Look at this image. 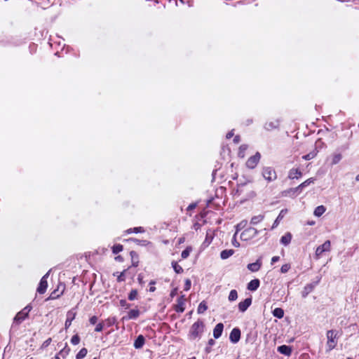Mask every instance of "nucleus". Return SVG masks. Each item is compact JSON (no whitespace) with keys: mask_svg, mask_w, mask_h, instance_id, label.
<instances>
[{"mask_svg":"<svg viewBox=\"0 0 359 359\" xmlns=\"http://www.w3.org/2000/svg\"><path fill=\"white\" fill-rule=\"evenodd\" d=\"M204 324L202 322L197 321L191 327L189 337L190 339L195 340L199 338L203 332Z\"/></svg>","mask_w":359,"mask_h":359,"instance_id":"nucleus-1","label":"nucleus"},{"mask_svg":"<svg viewBox=\"0 0 359 359\" xmlns=\"http://www.w3.org/2000/svg\"><path fill=\"white\" fill-rule=\"evenodd\" d=\"M331 250V242L325 241L322 245L316 248L315 251V258L318 259L324 252H328Z\"/></svg>","mask_w":359,"mask_h":359,"instance_id":"nucleus-2","label":"nucleus"},{"mask_svg":"<svg viewBox=\"0 0 359 359\" xmlns=\"http://www.w3.org/2000/svg\"><path fill=\"white\" fill-rule=\"evenodd\" d=\"M337 332L336 331L329 330L327 332V345L330 350L333 349L336 346V345L337 344Z\"/></svg>","mask_w":359,"mask_h":359,"instance_id":"nucleus-3","label":"nucleus"},{"mask_svg":"<svg viewBox=\"0 0 359 359\" xmlns=\"http://www.w3.org/2000/svg\"><path fill=\"white\" fill-rule=\"evenodd\" d=\"M257 233V230L255 228H248L244 230L241 234V239L245 241H248L254 238Z\"/></svg>","mask_w":359,"mask_h":359,"instance_id":"nucleus-4","label":"nucleus"},{"mask_svg":"<svg viewBox=\"0 0 359 359\" xmlns=\"http://www.w3.org/2000/svg\"><path fill=\"white\" fill-rule=\"evenodd\" d=\"M32 310L31 306H25L21 311L18 312L14 318V321L18 323L24 320L27 316L29 311Z\"/></svg>","mask_w":359,"mask_h":359,"instance_id":"nucleus-5","label":"nucleus"},{"mask_svg":"<svg viewBox=\"0 0 359 359\" xmlns=\"http://www.w3.org/2000/svg\"><path fill=\"white\" fill-rule=\"evenodd\" d=\"M263 177L269 182L273 181L276 179V173L271 168H265L262 172Z\"/></svg>","mask_w":359,"mask_h":359,"instance_id":"nucleus-6","label":"nucleus"},{"mask_svg":"<svg viewBox=\"0 0 359 359\" xmlns=\"http://www.w3.org/2000/svg\"><path fill=\"white\" fill-rule=\"evenodd\" d=\"M49 276V272H48L46 274H45L42 278L41 279V281L39 283V285L37 288V292L40 294H43L48 287V283H47V278Z\"/></svg>","mask_w":359,"mask_h":359,"instance_id":"nucleus-7","label":"nucleus"},{"mask_svg":"<svg viewBox=\"0 0 359 359\" xmlns=\"http://www.w3.org/2000/svg\"><path fill=\"white\" fill-rule=\"evenodd\" d=\"M259 159H260V155L257 153L255 155H254L253 156H251L250 158H248V160L246 162V165L249 168L252 169L256 167L258 162L259 161Z\"/></svg>","mask_w":359,"mask_h":359,"instance_id":"nucleus-8","label":"nucleus"},{"mask_svg":"<svg viewBox=\"0 0 359 359\" xmlns=\"http://www.w3.org/2000/svg\"><path fill=\"white\" fill-rule=\"evenodd\" d=\"M186 299L184 296H181L178 300L177 304L175 305V311L177 312L182 313L185 309Z\"/></svg>","mask_w":359,"mask_h":359,"instance_id":"nucleus-9","label":"nucleus"},{"mask_svg":"<svg viewBox=\"0 0 359 359\" xmlns=\"http://www.w3.org/2000/svg\"><path fill=\"white\" fill-rule=\"evenodd\" d=\"M240 337H241L240 330L237 328L233 329L230 333V337H229L230 340L233 343H237L239 341Z\"/></svg>","mask_w":359,"mask_h":359,"instance_id":"nucleus-10","label":"nucleus"},{"mask_svg":"<svg viewBox=\"0 0 359 359\" xmlns=\"http://www.w3.org/2000/svg\"><path fill=\"white\" fill-rule=\"evenodd\" d=\"M252 300L250 298H247L244 301L238 304V309L241 311L244 312L250 306Z\"/></svg>","mask_w":359,"mask_h":359,"instance_id":"nucleus-11","label":"nucleus"},{"mask_svg":"<svg viewBox=\"0 0 359 359\" xmlns=\"http://www.w3.org/2000/svg\"><path fill=\"white\" fill-rule=\"evenodd\" d=\"M246 224V222H241L240 224H238L236 226L237 228V230H236V232L235 233V235L233 236V240H232V245L236 247V248H238L240 246V244L237 241L236 238V233H238V231L243 227H244Z\"/></svg>","mask_w":359,"mask_h":359,"instance_id":"nucleus-12","label":"nucleus"},{"mask_svg":"<svg viewBox=\"0 0 359 359\" xmlns=\"http://www.w3.org/2000/svg\"><path fill=\"white\" fill-rule=\"evenodd\" d=\"M278 351L285 355H290L292 348L289 346L282 345L278 347Z\"/></svg>","mask_w":359,"mask_h":359,"instance_id":"nucleus-13","label":"nucleus"},{"mask_svg":"<svg viewBox=\"0 0 359 359\" xmlns=\"http://www.w3.org/2000/svg\"><path fill=\"white\" fill-rule=\"evenodd\" d=\"M224 325L222 323H218L213 330V336L215 338H219L223 332Z\"/></svg>","mask_w":359,"mask_h":359,"instance_id":"nucleus-14","label":"nucleus"},{"mask_svg":"<svg viewBox=\"0 0 359 359\" xmlns=\"http://www.w3.org/2000/svg\"><path fill=\"white\" fill-rule=\"evenodd\" d=\"M130 269V267L128 269H126V270H123L122 272L121 273H114V276H116V280L118 282H123V281H125L126 280V274L128 271V270Z\"/></svg>","mask_w":359,"mask_h":359,"instance_id":"nucleus-15","label":"nucleus"},{"mask_svg":"<svg viewBox=\"0 0 359 359\" xmlns=\"http://www.w3.org/2000/svg\"><path fill=\"white\" fill-rule=\"evenodd\" d=\"M76 316V312L73 311H70L67 313V320L65 321V327L68 328L71 324L72 320L75 318Z\"/></svg>","mask_w":359,"mask_h":359,"instance_id":"nucleus-16","label":"nucleus"},{"mask_svg":"<svg viewBox=\"0 0 359 359\" xmlns=\"http://www.w3.org/2000/svg\"><path fill=\"white\" fill-rule=\"evenodd\" d=\"M261 266L262 262L259 260H257L256 262L249 264L248 265V269L252 272H256L259 270Z\"/></svg>","mask_w":359,"mask_h":359,"instance_id":"nucleus-17","label":"nucleus"},{"mask_svg":"<svg viewBox=\"0 0 359 359\" xmlns=\"http://www.w3.org/2000/svg\"><path fill=\"white\" fill-rule=\"evenodd\" d=\"M259 286V280L258 279H254L252 280L248 284V290L250 291H255L256 290Z\"/></svg>","mask_w":359,"mask_h":359,"instance_id":"nucleus-18","label":"nucleus"},{"mask_svg":"<svg viewBox=\"0 0 359 359\" xmlns=\"http://www.w3.org/2000/svg\"><path fill=\"white\" fill-rule=\"evenodd\" d=\"M302 175V172L297 168H292L290 170L288 177L290 179H297L300 177Z\"/></svg>","mask_w":359,"mask_h":359,"instance_id":"nucleus-19","label":"nucleus"},{"mask_svg":"<svg viewBox=\"0 0 359 359\" xmlns=\"http://www.w3.org/2000/svg\"><path fill=\"white\" fill-rule=\"evenodd\" d=\"M292 240V234L290 233H286L280 238V243L284 245H287Z\"/></svg>","mask_w":359,"mask_h":359,"instance_id":"nucleus-20","label":"nucleus"},{"mask_svg":"<svg viewBox=\"0 0 359 359\" xmlns=\"http://www.w3.org/2000/svg\"><path fill=\"white\" fill-rule=\"evenodd\" d=\"M325 210L326 208L324 205H319L315 208L313 215L316 217H320L325 213Z\"/></svg>","mask_w":359,"mask_h":359,"instance_id":"nucleus-21","label":"nucleus"},{"mask_svg":"<svg viewBox=\"0 0 359 359\" xmlns=\"http://www.w3.org/2000/svg\"><path fill=\"white\" fill-rule=\"evenodd\" d=\"M144 344V338L143 337V336L140 335V336H138V337L135 341L134 346L136 348H140L142 347Z\"/></svg>","mask_w":359,"mask_h":359,"instance_id":"nucleus-22","label":"nucleus"},{"mask_svg":"<svg viewBox=\"0 0 359 359\" xmlns=\"http://www.w3.org/2000/svg\"><path fill=\"white\" fill-rule=\"evenodd\" d=\"M234 253L233 250H224L221 252L220 257L222 259H226Z\"/></svg>","mask_w":359,"mask_h":359,"instance_id":"nucleus-23","label":"nucleus"},{"mask_svg":"<svg viewBox=\"0 0 359 359\" xmlns=\"http://www.w3.org/2000/svg\"><path fill=\"white\" fill-rule=\"evenodd\" d=\"M140 315V311L137 309H132L128 313V319H135Z\"/></svg>","mask_w":359,"mask_h":359,"instance_id":"nucleus-24","label":"nucleus"},{"mask_svg":"<svg viewBox=\"0 0 359 359\" xmlns=\"http://www.w3.org/2000/svg\"><path fill=\"white\" fill-rule=\"evenodd\" d=\"M273 315L278 318H282L284 316V311L281 308H276L273 310Z\"/></svg>","mask_w":359,"mask_h":359,"instance_id":"nucleus-25","label":"nucleus"},{"mask_svg":"<svg viewBox=\"0 0 359 359\" xmlns=\"http://www.w3.org/2000/svg\"><path fill=\"white\" fill-rule=\"evenodd\" d=\"M130 257L132 259V266L135 267L137 266L139 262L137 254L135 252L132 251L130 252Z\"/></svg>","mask_w":359,"mask_h":359,"instance_id":"nucleus-26","label":"nucleus"},{"mask_svg":"<svg viewBox=\"0 0 359 359\" xmlns=\"http://www.w3.org/2000/svg\"><path fill=\"white\" fill-rule=\"evenodd\" d=\"M208 309V306L205 303V302H202L200 303V304L198 305V307L197 309V312L198 313H203Z\"/></svg>","mask_w":359,"mask_h":359,"instance_id":"nucleus-27","label":"nucleus"},{"mask_svg":"<svg viewBox=\"0 0 359 359\" xmlns=\"http://www.w3.org/2000/svg\"><path fill=\"white\" fill-rule=\"evenodd\" d=\"M192 251V248L191 246H188L182 252V259H186L189 257L190 252Z\"/></svg>","mask_w":359,"mask_h":359,"instance_id":"nucleus-28","label":"nucleus"},{"mask_svg":"<svg viewBox=\"0 0 359 359\" xmlns=\"http://www.w3.org/2000/svg\"><path fill=\"white\" fill-rule=\"evenodd\" d=\"M87 349L83 348H81L79 352L76 354V359H81V358H83L86 354H87Z\"/></svg>","mask_w":359,"mask_h":359,"instance_id":"nucleus-29","label":"nucleus"},{"mask_svg":"<svg viewBox=\"0 0 359 359\" xmlns=\"http://www.w3.org/2000/svg\"><path fill=\"white\" fill-rule=\"evenodd\" d=\"M237 298H238V293H237L236 290H232L229 293V295L228 297L229 300L232 302V301H235Z\"/></svg>","mask_w":359,"mask_h":359,"instance_id":"nucleus-30","label":"nucleus"},{"mask_svg":"<svg viewBox=\"0 0 359 359\" xmlns=\"http://www.w3.org/2000/svg\"><path fill=\"white\" fill-rule=\"evenodd\" d=\"M341 159V155L340 154H335L333 155L332 158V164H337L338 163Z\"/></svg>","mask_w":359,"mask_h":359,"instance_id":"nucleus-31","label":"nucleus"},{"mask_svg":"<svg viewBox=\"0 0 359 359\" xmlns=\"http://www.w3.org/2000/svg\"><path fill=\"white\" fill-rule=\"evenodd\" d=\"M137 294H138V293H137V290H132L128 294V299L130 301H133L137 299Z\"/></svg>","mask_w":359,"mask_h":359,"instance_id":"nucleus-32","label":"nucleus"},{"mask_svg":"<svg viewBox=\"0 0 359 359\" xmlns=\"http://www.w3.org/2000/svg\"><path fill=\"white\" fill-rule=\"evenodd\" d=\"M173 269L177 273H181L183 271L182 268L177 263V262H172V263Z\"/></svg>","mask_w":359,"mask_h":359,"instance_id":"nucleus-33","label":"nucleus"},{"mask_svg":"<svg viewBox=\"0 0 359 359\" xmlns=\"http://www.w3.org/2000/svg\"><path fill=\"white\" fill-rule=\"evenodd\" d=\"M123 250V246L120 244L114 245L112 247V252L114 254H117Z\"/></svg>","mask_w":359,"mask_h":359,"instance_id":"nucleus-34","label":"nucleus"},{"mask_svg":"<svg viewBox=\"0 0 359 359\" xmlns=\"http://www.w3.org/2000/svg\"><path fill=\"white\" fill-rule=\"evenodd\" d=\"M287 210L283 209L280 211L278 216L277 217L276 222H280L283 218L285 217V215L287 214Z\"/></svg>","mask_w":359,"mask_h":359,"instance_id":"nucleus-35","label":"nucleus"},{"mask_svg":"<svg viewBox=\"0 0 359 359\" xmlns=\"http://www.w3.org/2000/svg\"><path fill=\"white\" fill-rule=\"evenodd\" d=\"M313 182H314V180L313 178L308 179L307 180H306L303 183H302L299 186V188H302V187H306V186L310 184L311 183H313Z\"/></svg>","mask_w":359,"mask_h":359,"instance_id":"nucleus-36","label":"nucleus"},{"mask_svg":"<svg viewBox=\"0 0 359 359\" xmlns=\"http://www.w3.org/2000/svg\"><path fill=\"white\" fill-rule=\"evenodd\" d=\"M290 269V265L289 264H285L281 266L280 271H281V273H287Z\"/></svg>","mask_w":359,"mask_h":359,"instance_id":"nucleus-37","label":"nucleus"},{"mask_svg":"<svg viewBox=\"0 0 359 359\" xmlns=\"http://www.w3.org/2000/svg\"><path fill=\"white\" fill-rule=\"evenodd\" d=\"M80 341V338L76 334V335H74L72 337V339H71V342L74 344V345H76L79 343Z\"/></svg>","mask_w":359,"mask_h":359,"instance_id":"nucleus-38","label":"nucleus"},{"mask_svg":"<svg viewBox=\"0 0 359 359\" xmlns=\"http://www.w3.org/2000/svg\"><path fill=\"white\" fill-rule=\"evenodd\" d=\"M316 155V153L315 151H313L307 155L304 156L303 158L305 160H310V159L313 158Z\"/></svg>","mask_w":359,"mask_h":359,"instance_id":"nucleus-39","label":"nucleus"},{"mask_svg":"<svg viewBox=\"0 0 359 359\" xmlns=\"http://www.w3.org/2000/svg\"><path fill=\"white\" fill-rule=\"evenodd\" d=\"M191 280L189 279H187L185 280L184 290L187 291L189 290L191 288Z\"/></svg>","mask_w":359,"mask_h":359,"instance_id":"nucleus-40","label":"nucleus"},{"mask_svg":"<svg viewBox=\"0 0 359 359\" xmlns=\"http://www.w3.org/2000/svg\"><path fill=\"white\" fill-rule=\"evenodd\" d=\"M262 219V217L259 216V217H253L251 220V223L255 224H257L258 222H259Z\"/></svg>","mask_w":359,"mask_h":359,"instance_id":"nucleus-41","label":"nucleus"},{"mask_svg":"<svg viewBox=\"0 0 359 359\" xmlns=\"http://www.w3.org/2000/svg\"><path fill=\"white\" fill-rule=\"evenodd\" d=\"M103 327H104V325L102 323H98L96 325L95 330L96 332H101L103 330Z\"/></svg>","mask_w":359,"mask_h":359,"instance_id":"nucleus-42","label":"nucleus"},{"mask_svg":"<svg viewBox=\"0 0 359 359\" xmlns=\"http://www.w3.org/2000/svg\"><path fill=\"white\" fill-rule=\"evenodd\" d=\"M62 293V292H61V293H60V294H56V290H55V291H53V292L51 293V294H50V296L49 299H55V298H57V297H60V294H61Z\"/></svg>","mask_w":359,"mask_h":359,"instance_id":"nucleus-43","label":"nucleus"},{"mask_svg":"<svg viewBox=\"0 0 359 359\" xmlns=\"http://www.w3.org/2000/svg\"><path fill=\"white\" fill-rule=\"evenodd\" d=\"M97 321V318L96 316H92L90 318V323L92 324V325H95L96 324Z\"/></svg>","mask_w":359,"mask_h":359,"instance_id":"nucleus-44","label":"nucleus"},{"mask_svg":"<svg viewBox=\"0 0 359 359\" xmlns=\"http://www.w3.org/2000/svg\"><path fill=\"white\" fill-rule=\"evenodd\" d=\"M137 280H138V282H139L140 284L142 285L144 283V282H143V276L142 274H140L138 276Z\"/></svg>","mask_w":359,"mask_h":359,"instance_id":"nucleus-45","label":"nucleus"},{"mask_svg":"<svg viewBox=\"0 0 359 359\" xmlns=\"http://www.w3.org/2000/svg\"><path fill=\"white\" fill-rule=\"evenodd\" d=\"M279 259L280 258L278 256L273 257L271 259V264H274L275 262H278L279 260Z\"/></svg>","mask_w":359,"mask_h":359,"instance_id":"nucleus-46","label":"nucleus"},{"mask_svg":"<svg viewBox=\"0 0 359 359\" xmlns=\"http://www.w3.org/2000/svg\"><path fill=\"white\" fill-rule=\"evenodd\" d=\"M176 294H177V289L175 288V289H174V290L171 292V293H170V296H171L172 297H175Z\"/></svg>","mask_w":359,"mask_h":359,"instance_id":"nucleus-47","label":"nucleus"},{"mask_svg":"<svg viewBox=\"0 0 359 359\" xmlns=\"http://www.w3.org/2000/svg\"><path fill=\"white\" fill-rule=\"evenodd\" d=\"M312 289L313 287L311 285H307L306 287H305L304 290L310 292L312 290Z\"/></svg>","mask_w":359,"mask_h":359,"instance_id":"nucleus-48","label":"nucleus"},{"mask_svg":"<svg viewBox=\"0 0 359 359\" xmlns=\"http://www.w3.org/2000/svg\"><path fill=\"white\" fill-rule=\"evenodd\" d=\"M115 259L118 262H122L123 261V257L120 255L117 256L115 257Z\"/></svg>","mask_w":359,"mask_h":359,"instance_id":"nucleus-49","label":"nucleus"},{"mask_svg":"<svg viewBox=\"0 0 359 359\" xmlns=\"http://www.w3.org/2000/svg\"><path fill=\"white\" fill-rule=\"evenodd\" d=\"M233 133L232 132H230L227 135H226V138L229 139L231 138L232 136H233Z\"/></svg>","mask_w":359,"mask_h":359,"instance_id":"nucleus-50","label":"nucleus"},{"mask_svg":"<svg viewBox=\"0 0 359 359\" xmlns=\"http://www.w3.org/2000/svg\"><path fill=\"white\" fill-rule=\"evenodd\" d=\"M121 304L122 306H125V305L126 304V302L125 300H121Z\"/></svg>","mask_w":359,"mask_h":359,"instance_id":"nucleus-51","label":"nucleus"},{"mask_svg":"<svg viewBox=\"0 0 359 359\" xmlns=\"http://www.w3.org/2000/svg\"><path fill=\"white\" fill-rule=\"evenodd\" d=\"M155 290H156V287H151L149 288L150 292H154V291H155Z\"/></svg>","mask_w":359,"mask_h":359,"instance_id":"nucleus-52","label":"nucleus"},{"mask_svg":"<svg viewBox=\"0 0 359 359\" xmlns=\"http://www.w3.org/2000/svg\"><path fill=\"white\" fill-rule=\"evenodd\" d=\"M309 291L305 290V291L303 292V296H304V297H306V296L308 294V293H309Z\"/></svg>","mask_w":359,"mask_h":359,"instance_id":"nucleus-53","label":"nucleus"},{"mask_svg":"<svg viewBox=\"0 0 359 359\" xmlns=\"http://www.w3.org/2000/svg\"><path fill=\"white\" fill-rule=\"evenodd\" d=\"M278 222H276V221H275V222H274V224H273V226H272V227H273V228H274L275 226H276L278 225Z\"/></svg>","mask_w":359,"mask_h":359,"instance_id":"nucleus-54","label":"nucleus"},{"mask_svg":"<svg viewBox=\"0 0 359 359\" xmlns=\"http://www.w3.org/2000/svg\"><path fill=\"white\" fill-rule=\"evenodd\" d=\"M240 149H241V150H242V149H245V147H243V146H242V147H241ZM239 155H241V151H240Z\"/></svg>","mask_w":359,"mask_h":359,"instance_id":"nucleus-55","label":"nucleus"},{"mask_svg":"<svg viewBox=\"0 0 359 359\" xmlns=\"http://www.w3.org/2000/svg\"><path fill=\"white\" fill-rule=\"evenodd\" d=\"M355 180H356L357 181H359V174L356 175V177H355Z\"/></svg>","mask_w":359,"mask_h":359,"instance_id":"nucleus-56","label":"nucleus"},{"mask_svg":"<svg viewBox=\"0 0 359 359\" xmlns=\"http://www.w3.org/2000/svg\"><path fill=\"white\" fill-rule=\"evenodd\" d=\"M138 229H139L138 228H135V229H134V232H138V231H139V230H138Z\"/></svg>","mask_w":359,"mask_h":359,"instance_id":"nucleus-57","label":"nucleus"},{"mask_svg":"<svg viewBox=\"0 0 359 359\" xmlns=\"http://www.w3.org/2000/svg\"><path fill=\"white\" fill-rule=\"evenodd\" d=\"M238 140H237V137H236V138L234 139V142H238Z\"/></svg>","mask_w":359,"mask_h":359,"instance_id":"nucleus-58","label":"nucleus"},{"mask_svg":"<svg viewBox=\"0 0 359 359\" xmlns=\"http://www.w3.org/2000/svg\"><path fill=\"white\" fill-rule=\"evenodd\" d=\"M128 233H132V231H131V230H128Z\"/></svg>","mask_w":359,"mask_h":359,"instance_id":"nucleus-59","label":"nucleus"},{"mask_svg":"<svg viewBox=\"0 0 359 359\" xmlns=\"http://www.w3.org/2000/svg\"><path fill=\"white\" fill-rule=\"evenodd\" d=\"M183 242V240L182 239H180V243H182Z\"/></svg>","mask_w":359,"mask_h":359,"instance_id":"nucleus-60","label":"nucleus"},{"mask_svg":"<svg viewBox=\"0 0 359 359\" xmlns=\"http://www.w3.org/2000/svg\"><path fill=\"white\" fill-rule=\"evenodd\" d=\"M347 359H352V358H347Z\"/></svg>","mask_w":359,"mask_h":359,"instance_id":"nucleus-61","label":"nucleus"},{"mask_svg":"<svg viewBox=\"0 0 359 359\" xmlns=\"http://www.w3.org/2000/svg\"><path fill=\"white\" fill-rule=\"evenodd\" d=\"M94 359H96V358H94Z\"/></svg>","mask_w":359,"mask_h":359,"instance_id":"nucleus-62","label":"nucleus"}]
</instances>
